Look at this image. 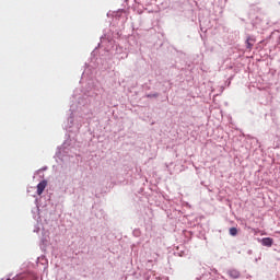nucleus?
<instances>
[{"label": "nucleus", "instance_id": "1", "mask_svg": "<svg viewBox=\"0 0 280 280\" xmlns=\"http://www.w3.org/2000/svg\"><path fill=\"white\" fill-rule=\"evenodd\" d=\"M255 43H257V39L255 38V36L252 35H247L246 36V40H245V47L246 49H253V47L255 46Z\"/></svg>", "mask_w": 280, "mask_h": 280}, {"label": "nucleus", "instance_id": "2", "mask_svg": "<svg viewBox=\"0 0 280 280\" xmlns=\"http://www.w3.org/2000/svg\"><path fill=\"white\" fill-rule=\"evenodd\" d=\"M220 279L226 280L223 276H218L215 278H212L211 272H206V273H202L196 280H220Z\"/></svg>", "mask_w": 280, "mask_h": 280}, {"label": "nucleus", "instance_id": "3", "mask_svg": "<svg viewBox=\"0 0 280 280\" xmlns=\"http://www.w3.org/2000/svg\"><path fill=\"white\" fill-rule=\"evenodd\" d=\"M226 275L230 279H240L242 277V272L237 269H228Z\"/></svg>", "mask_w": 280, "mask_h": 280}, {"label": "nucleus", "instance_id": "4", "mask_svg": "<svg viewBox=\"0 0 280 280\" xmlns=\"http://www.w3.org/2000/svg\"><path fill=\"white\" fill-rule=\"evenodd\" d=\"M47 187V180L43 179L37 184V196H43V191H45Z\"/></svg>", "mask_w": 280, "mask_h": 280}, {"label": "nucleus", "instance_id": "5", "mask_svg": "<svg viewBox=\"0 0 280 280\" xmlns=\"http://www.w3.org/2000/svg\"><path fill=\"white\" fill-rule=\"evenodd\" d=\"M261 246H266L267 248H270L272 244H275V240L272 237H264L260 240Z\"/></svg>", "mask_w": 280, "mask_h": 280}, {"label": "nucleus", "instance_id": "6", "mask_svg": "<svg viewBox=\"0 0 280 280\" xmlns=\"http://www.w3.org/2000/svg\"><path fill=\"white\" fill-rule=\"evenodd\" d=\"M40 244L43 246H47V244H49V235H47L46 233H43L40 238Z\"/></svg>", "mask_w": 280, "mask_h": 280}, {"label": "nucleus", "instance_id": "7", "mask_svg": "<svg viewBox=\"0 0 280 280\" xmlns=\"http://www.w3.org/2000/svg\"><path fill=\"white\" fill-rule=\"evenodd\" d=\"M230 235H232V237H235L237 235V228H230Z\"/></svg>", "mask_w": 280, "mask_h": 280}, {"label": "nucleus", "instance_id": "8", "mask_svg": "<svg viewBox=\"0 0 280 280\" xmlns=\"http://www.w3.org/2000/svg\"><path fill=\"white\" fill-rule=\"evenodd\" d=\"M132 233H133L135 237H141V230L140 229H135Z\"/></svg>", "mask_w": 280, "mask_h": 280}, {"label": "nucleus", "instance_id": "9", "mask_svg": "<svg viewBox=\"0 0 280 280\" xmlns=\"http://www.w3.org/2000/svg\"><path fill=\"white\" fill-rule=\"evenodd\" d=\"M147 97L149 98V100H152V97H159V93H150V94H147Z\"/></svg>", "mask_w": 280, "mask_h": 280}, {"label": "nucleus", "instance_id": "10", "mask_svg": "<svg viewBox=\"0 0 280 280\" xmlns=\"http://www.w3.org/2000/svg\"><path fill=\"white\" fill-rule=\"evenodd\" d=\"M33 233H40V226L35 225Z\"/></svg>", "mask_w": 280, "mask_h": 280}, {"label": "nucleus", "instance_id": "11", "mask_svg": "<svg viewBox=\"0 0 280 280\" xmlns=\"http://www.w3.org/2000/svg\"><path fill=\"white\" fill-rule=\"evenodd\" d=\"M121 58H128V55H127V52H125V57H121Z\"/></svg>", "mask_w": 280, "mask_h": 280}, {"label": "nucleus", "instance_id": "12", "mask_svg": "<svg viewBox=\"0 0 280 280\" xmlns=\"http://www.w3.org/2000/svg\"><path fill=\"white\" fill-rule=\"evenodd\" d=\"M183 255H185V253L179 254V257H183Z\"/></svg>", "mask_w": 280, "mask_h": 280}, {"label": "nucleus", "instance_id": "13", "mask_svg": "<svg viewBox=\"0 0 280 280\" xmlns=\"http://www.w3.org/2000/svg\"><path fill=\"white\" fill-rule=\"evenodd\" d=\"M101 40H104V37H101Z\"/></svg>", "mask_w": 280, "mask_h": 280}]
</instances>
